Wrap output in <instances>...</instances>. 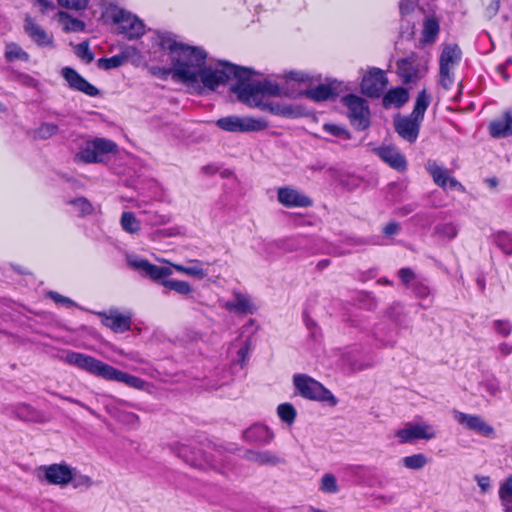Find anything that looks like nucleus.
<instances>
[{
  "label": "nucleus",
  "instance_id": "f257e3e1",
  "mask_svg": "<svg viewBox=\"0 0 512 512\" xmlns=\"http://www.w3.org/2000/svg\"><path fill=\"white\" fill-rule=\"evenodd\" d=\"M153 43L159 49L168 52L173 78L189 86L202 83L205 88L214 90L220 84L234 78L237 83L232 87V91L241 102L251 107H260L266 95L279 94L276 85L254 79L252 71L247 68L230 63H219L215 68L207 67L206 53L202 49L178 43L169 34L155 35Z\"/></svg>",
  "mask_w": 512,
  "mask_h": 512
},
{
  "label": "nucleus",
  "instance_id": "f03ea898",
  "mask_svg": "<svg viewBox=\"0 0 512 512\" xmlns=\"http://www.w3.org/2000/svg\"><path fill=\"white\" fill-rule=\"evenodd\" d=\"M430 104V97L426 91H421L415 102L412 113L408 116H399L394 120V126L397 133L406 141L413 143L416 141L421 122L424 118L426 109Z\"/></svg>",
  "mask_w": 512,
  "mask_h": 512
},
{
  "label": "nucleus",
  "instance_id": "7ed1b4c3",
  "mask_svg": "<svg viewBox=\"0 0 512 512\" xmlns=\"http://www.w3.org/2000/svg\"><path fill=\"white\" fill-rule=\"evenodd\" d=\"M293 385L295 391L305 399L326 402L331 406L337 404V399L327 388L306 374H295Z\"/></svg>",
  "mask_w": 512,
  "mask_h": 512
},
{
  "label": "nucleus",
  "instance_id": "20e7f679",
  "mask_svg": "<svg viewBox=\"0 0 512 512\" xmlns=\"http://www.w3.org/2000/svg\"><path fill=\"white\" fill-rule=\"evenodd\" d=\"M217 126L228 132H258L268 127V122L264 118H255L251 116L230 115L217 120Z\"/></svg>",
  "mask_w": 512,
  "mask_h": 512
},
{
  "label": "nucleus",
  "instance_id": "39448f33",
  "mask_svg": "<svg viewBox=\"0 0 512 512\" xmlns=\"http://www.w3.org/2000/svg\"><path fill=\"white\" fill-rule=\"evenodd\" d=\"M62 360L69 365L75 366L89 374L103 379H106L111 366L90 355L74 351H67L62 356Z\"/></svg>",
  "mask_w": 512,
  "mask_h": 512
},
{
  "label": "nucleus",
  "instance_id": "423d86ee",
  "mask_svg": "<svg viewBox=\"0 0 512 512\" xmlns=\"http://www.w3.org/2000/svg\"><path fill=\"white\" fill-rule=\"evenodd\" d=\"M108 15L118 25L119 32L128 38H138L144 34V24L135 15L117 7L110 8Z\"/></svg>",
  "mask_w": 512,
  "mask_h": 512
},
{
  "label": "nucleus",
  "instance_id": "0eeeda50",
  "mask_svg": "<svg viewBox=\"0 0 512 512\" xmlns=\"http://www.w3.org/2000/svg\"><path fill=\"white\" fill-rule=\"evenodd\" d=\"M117 145L105 138H96L89 141L76 155V159L85 163H98L103 161V157L109 153H116Z\"/></svg>",
  "mask_w": 512,
  "mask_h": 512
},
{
  "label": "nucleus",
  "instance_id": "6e6552de",
  "mask_svg": "<svg viewBox=\"0 0 512 512\" xmlns=\"http://www.w3.org/2000/svg\"><path fill=\"white\" fill-rule=\"evenodd\" d=\"M400 444L413 443L417 440H431L437 436L435 428L423 422H409L395 432Z\"/></svg>",
  "mask_w": 512,
  "mask_h": 512
},
{
  "label": "nucleus",
  "instance_id": "1a4fd4ad",
  "mask_svg": "<svg viewBox=\"0 0 512 512\" xmlns=\"http://www.w3.org/2000/svg\"><path fill=\"white\" fill-rule=\"evenodd\" d=\"M344 105L348 109V116L353 126L364 130L369 125V108L364 99L356 95H348L343 98Z\"/></svg>",
  "mask_w": 512,
  "mask_h": 512
},
{
  "label": "nucleus",
  "instance_id": "9d476101",
  "mask_svg": "<svg viewBox=\"0 0 512 512\" xmlns=\"http://www.w3.org/2000/svg\"><path fill=\"white\" fill-rule=\"evenodd\" d=\"M71 470L67 464H51L38 468V478L41 481H46L50 485H57L65 487L70 484Z\"/></svg>",
  "mask_w": 512,
  "mask_h": 512
},
{
  "label": "nucleus",
  "instance_id": "9b49d317",
  "mask_svg": "<svg viewBox=\"0 0 512 512\" xmlns=\"http://www.w3.org/2000/svg\"><path fill=\"white\" fill-rule=\"evenodd\" d=\"M453 417L457 423L466 429L474 431L487 438L495 437V429L482 416L467 414L458 410L453 411Z\"/></svg>",
  "mask_w": 512,
  "mask_h": 512
},
{
  "label": "nucleus",
  "instance_id": "f8f14e48",
  "mask_svg": "<svg viewBox=\"0 0 512 512\" xmlns=\"http://www.w3.org/2000/svg\"><path fill=\"white\" fill-rule=\"evenodd\" d=\"M388 83L384 72L378 68L370 69L361 82V91L369 97H379Z\"/></svg>",
  "mask_w": 512,
  "mask_h": 512
},
{
  "label": "nucleus",
  "instance_id": "ddd939ff",
  "mask_svg": "<svg viewBox=\"0 0 512 512\" xmlns=\"http://www.w3.org/2000/svg\"><path fill=\"white\" fill-rule=\"evenodd\" d=\"M277 199L283 206L287 208H304L310 207L313 204V201L307 195L290 186L278 188Z\"/></svg>",
  "mask_w": 512,
  "mask_h": 512
},
{
  "label": "nucleus",
  "instance_id": "4468645a",
  "mask_svg": "<svg viewBox=\"0 0 512 512\" xmlns=\"http://www.w3.org/2000/svg\"><path fill=\"white\" fill-rule=\"evenodd\" d=\"M128 264L135 270H138L145 276H149L155 281H159L173 273L171 267L156 266L148 260L138 257H129Z\"/></svg>",
  "mask_w": 512,
  "mask_h": 512
},
{
  "label": "nucleus",
  "instance_id": "2eb2a0df",
  "mask_svg": "<svg viewBox=\"0 0 512 512\" xmlns=\"http://www.w3.org/2000/svg\"><path fill=\"white\" fill-rule=\"evenodd\" d=\"M23 27L25 33L37 46L54 48L55 42L53 35L43 29L30 16H26Z\"/></svg>",
  "mask_w": 512,
  "mask_h": 512
},
{
  "label": "nucleus",
  "instance_id": "dca6fc26",
  "mask_svg": "<svg viewBox=\"0 0 512 512\" xmlns=\"http://www.w3.org/2000/svg\"><path fill=\"white\" fill-rule=\"evenodd\" d=\"M98 315L102 318V323L116 333H123L131 328V316L128 314L110 310L109 312H99Z\"/></svg>",
  "mask_w": 512,
  "mask_h": 512
},
{
  "label": "nucleus",
  "instance_id": "f3484780",
  "mask_svg": "<svg viewBox=\"0 0 512 512\" xmlns=\"http://www.w3.org/2000/svg\"><path fill=\"white\" fill-rule=\"evenodd\" d=\"M62 76L68 82L69 86L75 90L81 91L88 96H97L98 89L85 80L77 71L70 67H65L61 71Z\"/></svg>",
  "mask_w": 512,
  "mask_h": 512
},
{
  "label": "nucleus",
  "instance_id": "a211bd4d",
  "mask_svg": "<svg viewBox=\"0 0 512 512\" xmlns=\"http://www.w3.org/2000/svg\"><path fill=\"white\" fill-rule=\"evenodd\" d=\"M426 168L437 185L443 188L447 186L450 188L462 187L455 178L450 176L449 171L446 168L439 166L437 163L428 162Z\"/></svg>",
  "mask_w": 512,
  "mask_h": 512
},
{
  "label": "nucleus",
  "instance_id": "6ab92c4d",
  "mask_svg": "<svg viewBox=\"0 0 512 512\" xmlns=\"http://www.w3.org/2000/svg\"><path fill=\"white\" fill-rule=\"evenodd\" d=\"M375 151L376 154L381 158V160H383L393 169H396L398 171H404L406 169V159L396 148L391 146H385L380 147Z\"/></svg>",
  "mask_w": 512,
  "mask_h": 512
},
{
  "label": "nucleus",
  "instance_id": "aec40b11",
  "mask_svg": "<svg viewBox=\"0 0 512 512\" xmlns=\"http://www.w3.org/2000/svg\"><path fill=\"white\" fill-rule=\"evenodd\" d=\"M234 299L223 304V308L230 312L249 314L255 311V305L250 297L241 292H233Z\"/></svg>",
  "mask_w": 512,
  "mask_h": 512
},
{
  "label": "nucleus",
  "instance_id": "412c9836",
  "mask_svg": "<svg viewBox=\"0 0 512 512\" xmlns=\"http://www.w3.org/2000/svg\"><path fill=\"white\" fill-rule=\"evenodd\" d=\"M245 458L259 466H276L283 463V459L277 454L268 450H249Z\"/></svg>",
  "mask_w": 512,
  "mask_h": 512
},
{
  "label": "nucleus",
  "instance_id": "4be33fe9",
  "mask_svg": "<svg viewBox=\"0 0 512 512\" xmlns=\"http://www.w3.org/2000/svg\"><path fill=\"white\" fill-rule=\"evenodd\" d=\"M461 50L456 44H447L440 55V69L452 71L461 60Z\"/></svg>",
  "mask_w": 512,
  "mask_h": 512
},
{
  "label": "nucleus",
  "instance_id": "5701e85b",
  "mask_svg": "<svg viewBox=\"0 0 512 512\" xmlns=\"http://www.w3.org/2000/svg\"><path fill=\"white\" fill-rule=\"evenodd\" d=\"M172 450L179 458H182L186 463L194 467H202V453L191 447L190 445L177 443L173 445Z\"/></svg>",
  "mask_w": 512,
  "mask_h": 512
},
{
  "label": "nucleus",
  "instance_id": "b1692460",
  "mask_svg": "<svg viewBox=\"0 0 512 512\" xmlns=\"http://www.w3.org/2000/svg\"><path fill=\"white\" fill-rule=\"evenodd\" d=\"M105 380L124 383L128 387L138 390L144 389L146 385L145 381L141 378L122 372L113 366H110Z\"/></svg>",
  "mask_w": 512,
  "mask_h": 512
},
{
  "label": "nucleus",
  "instance_id": "393cba45",
  "mask_svg": "<svg viewBox=\"0 0 512 512\" xmlns=\"http://www.w3.org/2000/svg\"><path fill=\"white\" fill-rule=\"evenodd\" d=\"M398 75L404 83H410L422 77L419 65L412 59H401L397 62Z\"/></svg>",
  "mask_w": 512,
  "mask_h": 512
},
{
  "label": "nucleus",
  "instance_id": "a878e982",
  "mask_svg": "<svg viewBox=\"0 0 512 512\" xmlns=\"http://www.w3.org/2000/svg\"><path fill=\"white\" fill-rule=\"evenodd\" d=\"M245 440L253 443H270L274 439V433L265 425L255 424L243 434Z\"/></svg>",
  "mask_w": 512,
  "mask_h": 512
},
{
  "label": "nucleus",
  "instance_id": "bb28decb",
  "mask_svg": "<svg viewBox=\"0 0 512 512\" xmlns=\"http://www.w3.org/2000/svg\"><path fill=\"white\" fill-rule=\"evenodd\" d=\"M489 130L490 134L496 138L512 135V116L505 113L503 117L490 123Z\"/></svg>",
  "mask_w": 512,
  "mask_h": 512
},
{
  "label": "nucleus",
  "instance_id": "cd10ccee",
  "mask_svg": "<svg viewBox=\"0 0 512 512\" xmlns=\"http://www.w3.org/2000/svg\"><path fill=\"white\" fill-rule=\"evenodd\" d=\"M409 99L408 91L402 87L389 90L383 98L385 107H400Z\"/></svg>",
  "mask_w": 512,
  "mask_h": 512
},
{
  "label": "nucleus",
  "instance_id": "c85d7f7f",
  "mask_svg": "<svg viewBox=\"0 0 512 512\" xmlns=\"http://www.w3.org/2000/svg\"><path fill=\"white\" fill-rule=\"evenodd\" d=\"M58 20L66 32H79L83 31L85 28V24L82 21L71 17L68 13L63 11L58 13Z\"/></svg>",
  "mask_w": 512,
  "mask_h": 512
},
{
  "label": "nucleus",
  "instance_id": "c756f323",
  "mask_svg": "<svg viewBox=\"0 0 512 512\" xmlns=\"http://www.w3.org/2000/svg\"><path fill=\"white\" fill-rule=\"evenodd\" d=\"M428 463V458L423 453H417L405 456L401 459V464L409 470H420Z\"/></svg>",
  "mask_w": 512,
  "mask_h": 512
},
{
  "label": "nucleus",
  "instance_id": "7c9ffc66",
  "mask_svg": "<svg viewBox=\"0 0 512 512\" xmlns=\"http://www.w3.org/2000/svg\"><path fill=\"white\" fill-rule=\"evenodd\" d=\"M161 285L165 288H168L170 290L175 291L178 294L181 295H187L192 292L191 285L182 280H176V279H168V280H162Z\"/></svg>",
  "mask_w": 512,
  "mask_h": 512
},
{
  "label": "nucleus",
  "instance_id": "2f4dec72",
  "mask_svg": "<svg viewBox=\"0 0 512 512\" xmlns=\"http://www.w3.org/2000/svg\"><path fill=\"white\" fill-rule=\"evenodd\" d=\"M277 415L287 425H292L295 422L297 412L291 403H282L277 407Z\"/></svg>",
  "mask_w": 512,
  "mask_h": 512
},
{
  "label": "nucleus",
  "instance_id": "473e14b6",
  "mask_svg": "<svg viewBox=\"0 0 512 512\" xmlns=\"http://www.w3.org/2000/svg\"><path fill=\"white\" fill-rule=\"evenodd\" d=\"M335 89L330 85H319L314 89H310L307 95L315 101H324L335 95Z\"/></svg>",
  "mask_w": 512,
  "mask_h": 512
},
{
  "label": "nucleus",
  "instance_id": "72a5a7b5",
  "mask_svg": "<svg viewBox=\"0 0 512 512\" xmlns=\"http://www.w3.org/2000/svg\"><path fill=\"white\" fill-rule=\"evenodd\" d=\"M121 226L124 231L134 234L140 231V222L132 212H123Z\"/></svg>",
  "mask_w": 512,
  "mask_h": 512
},
{
  "label": "nucleus",
  "instance_id": "f704fd0d",
  "mask_svg": "<svg viewBox=\"0 0 512 512\" xmlns=\"http://www.w3.org/2000/svg\"><path fill=\"white\" fill-rule=\"evenodd\" d=\"M439 32V24L438 21L434 18H428L424 22L423 27V41L426 43H431L435 40L436 36Z\"/></svg>",
  "mask_w": 512,
  "mask_h": 512
},
{
  "label": "nucleus",
  "instance_id": "c9c22d12",
  "mask_svg": "<svg viewBox=\"0 0 512 512\" xmlns=\"http://www.w3.org/2000/svg\"><path fill=\"white\" fill-rule=\"evenodd\" d=\"M5 57L9 61L13 60H22L27 61L29 59V55L25 52L18 44L16 43H8L5 47Z\"/></svg>",
  "mask_w": 512,
  "mask_h": 512
},
{
  "label": "nucleus",
  "instance_id": "e433bc0d",
  "mask_svg": "<svg viewBox=\"0 0 512 512\" xmlns=\"http://www.w3.org/2000/svg\"><path fill=\"white\" fill-rule=\"evenodd\" d=\"M70 483H72L73 487L76 489H79V488L89 489L94 484L91 477H89L88 475L79 473L74 468H72V470H71Z\"/></svg>",
  "mask_w": 512,
  "mask_h": 512
},
{
  "label": "nucleus",
  "instance_id": "4c0bfd02",
  "mask_svg": "<svg viewBox=\"0 0 512 512\" xmlns=\"http://www.w3.org/2000/svg\"><path fill=\"white\" fill-rule=\"evenodd\" d=\"M319 489L328 494H335L339 491L336 477L331 473L324 474L320 479Z\"/></svg>",
  "mask_w": 512,
  "mask_h": 512
},
{
  "label": "nucleus",
  "instance_id": "58836bf2",
  "mask_svg": "<svg viewBox=\"0 0 512 512\" xmlns=\"http://www.w3.org/2000/svg\"><path fill=\"white\" fill-rule=\"evenodd\" d=\"M496 245L507 255L512 254V235L505 231H500L495 235Z\"/></svg>",
  "mask_w": 512,
  "mask_h": 512
},
{
  "label": "nucleus",
  "instance_id": "ea45409f",
  "mask_svg": "<svg viewBox=\"0 0 512 512\" xmlns=\"http://www.w3.org/2000/svg\"><path fill=\"white\" fill-rule=\"evenodd\" d=\"M16 416L24 421H36L38 419L37 412L29 405L21 404L15 409Z\"/></svg>",
  "mask_w": 512,
  "mask_h": 512
},
{
  "label": "nucleus",
  "instance_id": "a19ab883",
  "mask_svg": "<svg viewBox=\"0 0 512 512\" xmlns=\"http://www.w3.org/2000/svg\"><path fill=\"white\" fill-rule=\"evenodd\" d=\"M498 495L500 502L512 500V474L500 483Z\"/></svg>",
  "mask_w": 512,
  "mask_h": 512
},
{
  "label": "nucleus",
  "instance_id": "79ce46f5",
  "mask_svg": "<svg viewBox=\"0 0 512 512\" xmlns=\"http://www.w3.org/2000/svg\"><path fill=\"white\" fill-rule=\"evenodd\" d=\"M480 386L489 394L491 397H496L501 392L500 382L495 377H489L484 379Z\"/></svg>",
  "mask_w": 512,
  "mask_h": 512
},
{
  "label": "nucleus",
  "instance_id": "37998d69",
  "mask_svg": "<svg viewBox=\"0 0 512 512\" xmlns=\"http://www.w3.org/2000/svg\"><path fill=\"white\" fill-rule=\"evenodd\" d=\"M436 233L444 238L453 239L458 234V228L453 223H443L435 227Z\"/></svg>",
  "mask_w": 512,
  "mask_h": 512
},
{
  "label": "nucleus",
  "instance_id": "c03bdc74",
  "mask_svg": "<svg viewBox=\"0 0 512 512\" xmlns=\"http://www.w3.org/2000/svg\"><path fill=\"white\" fill-rule=\"evenodd\" d=\"M125 61V57L115 55L111 58H101L98 60V66L102 69L109 70L121 66Z\"/></svg>",
  "mask_w": 512,
  "mask_h": 512
},
{
  "label": "nucleus",
  "instance_id": "a18cd8bd",
  "mask_svg": "<svg viewBox=\"0 0 512 512\" xmlns=\"http://www.w3.org/2000/svg\"><path fill=\"white\" fill-rule=\"evenodd\" d=\"M189 262L193 263V265L187 266L186 275L193 276L199 279H203L207 276V273L199 260L194 259L190 260Z\"/></svg>",
  "mask_w": 512,
  "mask_h": 512
},
{
  "label": "nucleus",
  "instance_id": "49530a36",
  "mask_svg": "<svg viewBox=\"0 0 512 512\" xmlns=\"http://www.w3.org/2000/svg\"><path fill=\"white\" fill-rule=\"evenodd\" d=\"M75 54L86 63H90L94 59V54L86 42H82L75 47Z\"/></svg>",
  "mask_w": 512,
  "mask_h": 512
},
{
  "label": "nucleus",
  "instance_id": "de8ad7c7",
  "mask_svg": "<svg viewBox=\"0 0 512 512\" xmlns=\"http://www.w3.org/2000/svg\"><path fill=\"white\" fill-rule=\"evenodd\" d=\"M323 129L336 137L342 139L350 138V134L348 133V131H346L343 127L338 126L336 124H324Z\"/></svg>",
  "mask_w": 512,
  "mask_h": 512
},
{
  "label": "nucleus",
  "instance_id": "09e8293b",
  "mask_svg": "<svg viewBox=\"0 0 512 512\" xmlns=\"http://www.w3.org/2000/svg\"><path fill=\"white\" fill-rule=\"evenodd\" d=\"M59 5L68 9L80 10L86 8L88 0H57Z\"/></svg>",
  "mask_w": 512,
  "mask_h": 512
},
{
  "label": "nucleus",
  "instance_id": "8fccbe9b",
  "mask_svg": "<svg viewBox=\"0 0 512 512\" xmlns=\"http://www.w3.org/2000/svg\"><path fill=\"white\" fill-rule=\"evenodd\" d=\"M57 130L58 127L55 124L45 123L39 127L37 134L40 138L45 139L54 135Z\"/></svg>",
  "mask_w": 512,
  "mask_h": 512
},
{
  "label": "nucleus",
  "instance_id": "3c124183",
  "mask_svg": "<svg viewBox=\"0 0 512 512\" xmlns=\"http://www.w3.org/2000/svg\"><path fill=\"white\" fill-rule=\"evenodd\" d=\"M495 331L501 336L507 337L512 331V325L508 321L497 320L493 324Z\"/></svg>",
  "mask_w": 512,
  "mask_h": 512
},
{
  "label": "nucleus",
  "instance_id": "603ef678",
  "mask_svg": "<svg viewBox=\"0 0 512 512\" xmlns=\"http://www.w3.org/2000/svg\"><path fill=\"white\" fill-rule=\"evenodd\" d=\"M72 204L82 213L89 214L92 211V205L85 198H78L72 201Z\"/></svg>",
  "mask_w": 512,
  "mask_h": 512
},
{
  "label": "nucleus",
  "instance_id": "864d4df0",
  "mask_svg": "<svg viewBox=\"0 0 512 512\" xmlns=\"http://www.w3.org/2000/svg\"><path fill=\"white\" fill-rule=\"evenodd\" d=\"M454 80L451 71L440 69V84L444 89H450Z\"/></svg>",
  "mask_w": 512,
  "mask_h": 512
},
{
  "label": "nucleus",
  "instance_id": "5fc2aeb1",
  "mask_svg": "<svg viewBox=\"0 0 512 512\" xmlns=\"http://www.w3.org/2000/svg\"><path fill=\"white\" fill-rule=\"evenodd\" d=\"M148 221L151 225H165L170 222V217L167 215L154 213L151 217H149Z\"/></svg>",
  "mask_w": 512,
  "mask_h": 512
},
{
  "label": "nucleus",
  "instance_id": "6e6d98bb",
  "mask_svg": "<svg viewBox=\"0 0 512 512\" xmlns=\"http://www.w3.org/2000/svg\"><path fill=\"white\" fill-rule=\"evenodd\" d=\"M476 481L483 493H486L491 488V480L488 476H478Z\"/></svg>",
  "mask_w": 512,
  "mask_h": 512
},
{
  "label": "nucleus",
  "instance_id": "4d7b16f0",
  "mask_svg": "<svg viewBox=\"0 0 512 512\" xmlns=\"http://www.w3.org/2000/svg\"><path fill=\"white\" fill-rule=\"evenodd\" d=\"M399 231V224L396 222H390L383 228V233L386 236L395 235Z\"/></svg>",
  "mask_w": 512,
  "mask_h": 512
},
{
  "label": "nucleus",
  "instance_id": "13d9d810",
  "mask_svg": "<svg viewBox=\"0 0 512 512\" xmlns=\"http://www.w3.org/2000/svg\"><path fill=\"white\" fill-rule=\"evenodd\" d=\"M49 296L57 303H62V304H67V305H73V302L72 300H70L69 298L67 297H64L62 295H60L59 293L57 292H50L49 293Z\"/></svg>",
  "mask_w": 512,
  "mask_h": 512
},
{
  "label": "nucleus",
  "instance_id": "bf43d9fd",
  "mask_svg": "<svg viewBox=\"0 0 512 512\" xmlns=\"http://www.w3.org/2000/svg\"><path fill=\"white\" fill-rule=\"evenodd\" d=\"M499 9V0H490V4L486 8L487 16H494Z\"/></svg>",
  "mask_w": 512,
  "mask_h": 512
},
{
  "label": "nucleus",
  "instance_id": "052dcab7",
  "mask_svg": "<svg viewBox=\"0 0 512 512\" xmlns=\"http://www.w3.org/2000/svg\"><path fill=\"white\" fill-rule=\"evenodd\" d=\"M399 276L404 283H408L414 278L413 272L407 268L401 269L399 271Z\"/></svg>",
  "mask_w": 512,
  "mask_h": 512
},
{
  "label": "nucleus",
  "instance_id": "680f3d73",
  "mask_svg": "<svg viewBox=\"0 0 512 512\" xmlns=\"http://www.w3.org/2000/svg\"><path fill=\"white\" fill-rule=\"evenodd\" d=\"M414 5L415 3L412 0H402L400 2V10L403 14L408 13Z\"/></svg>",
  "mask_w": 512,
  "mask_h": 512
},
{
  "label": "nucleus",
  "instance_id": "e2e57ef3",
  "mask_svg": "<svg viewBox=\"0 0 512 512\" xmlns=\"http://www.w3.org/2000/svg\"><path fill=\"white\" fill-rule=\"evenodd\" d=\"M499 352L503 355V356H508L510 354H512V344H509L507 342H503L499 345Z\"/></svg>",
  "mask_w": 512,
  "mask_h": 512
},
{
  "label": "nucleus",
  "instance_id": "0e129e2a",
  "mask_svg": "<svg viewBox=\"0 0 512 512\" xmlns=\"http://www.w3.org/2000/svg\"><path fill=\"white\" fill-rule=\"evenodd\" d=\"M287 78L294 81L303 82L306 80L307 76L304 73L301 72H290L287 75Z\"/></svg>",
  "mask_w": 512,
  "mask_h": 512
},
{
  "label": "nucleus",
  "instance_id": "69168bd1",
  "mask_svg": "<svg viewBox=\"0 0 512 512\" xmlns=\"http://www.w3.org/2000/svg\"><path fill=\"white\" fill-rule=\"evenodd\" d=\"M415 293L418 297L425 298L429 295V289L423 285H417L414 288Z\"/></svg>",
  "mask_w": 512,
  "mask_h": 512
},
{
  "label": "nucleus",
  "instance_id": "338daca9",
  "mask_svg": "<svg viewBox=\"0 0 512 512\" xmlns=\"http://www.w3.org/2000/svg\"><path fill=\"white\" fill-rule=\"evenodd\" d=\"M138 416L134 413H123L121 416V420L128 423H136L138 422Z\"/></svg>",
  "mask_w": 512,
  "mask_h": 512
},
{
  "label": "nucleus",
  "instance_id": "774afa93",
  "mask_svg": "<svg viewBox=\"0 0 512 512\" xmlns=\"http://www.w3.org/2000/svg\"><path fill=\"white\" fill-rule=\"evenodd\" d=\"M501 506L503 508V512H512V500L502 501Z\"/></svg>",
  "mask_w": 512,
  "mask_h": 512
}]
</instances>
